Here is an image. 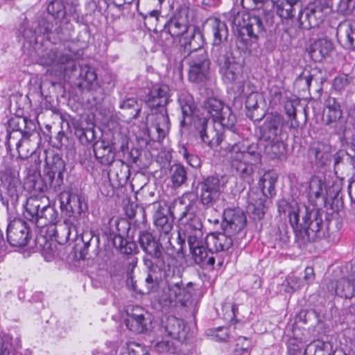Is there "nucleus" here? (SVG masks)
Returning a JSON list of instances; mask_svg holds the SVG:
<instances>
[{"label": "nucleus", "instance_id": "nucleus-1", "mask_svg": "<svg viewBox=\"0 0 355 355\" xmlns=\"http://www.w3.org/2000/svg\"><path fill=\"white\" fill-rule=\"evenodd\" d=\"M289 222L295 235V241L300 247L316 242L324 236V223L320 214L309 213L306 208L302 211L297 202L288 214Z\"/></svg>", "mask_w": 355, "mask_h": 355}, {"label": "nucleus", "instance_id": "nucleus-2", "mask_svg": "<svg viewBox=\"0 0 355 355\" xmlns=\"http://www.w3.org/2000/svg\"><path fill=\"white\" fill-rule=\"evenodd\" d=\"M178 104L182 112L180 121L181 128L189 126L193 122L203 143L209 147L218 146L223 141L222 132L216 130L213 125H208L209 120L206 117L195 116L196 105L193 96L187 92L182 93L178 97Z\"/></svg>", "mask_w": 355, "mask_h": 355}, {"label": "nucleus", "instance_id": "nucleus-3", "mask_svg": "<svg viewBox=\"0 0 355 355\" xmlns=\"http://www.w3.org/2000/svg\"><path fill=\"white\" fill-rule=\"evenodd\" d=\"M263 17L249 12L241 17L239 13L233 17L232 23L240 26L239 37L246 49L252 46V43L256 42L259 37L263 36L267 29L272 27L275 23V15L272 12H263Z\"/></svg>", "mask_w": 355, "mask_h": 355}, {"label": "nucleus", "instance_id": "nucleus-4", "mask_svg": "<svg viewBox=\"0 0 355 355\" xmlns=\"http://www.w3.org/2000/svg\"><path fill=\"white\" fill-rule=\"evenodd\" d=\"M169 92L168 85H155L145 99L146 103L152 110L160 108L159 112L155 114V121L153 125L157 132V137L153 139L159 142L165 138L168 130L169 117L165 107L170 101Z\"/></svg>", "mask_w": 355, "mask_h": 355}, {"label": "nucleus", "instance_id": "nucleus-5", "mask_svg": "<svg viewBox=\"0 0 355 355\" xmlns=\"http://www.w3.org/2000/svg\"><path fill=\"white\" fill-rule=\"evenodd\" d=\"M166 286L159 296V302L164 306H170L173 302L178 301L182 306H188L191 298V294L187 287L192 285L191 282L187 284L185 287L182 279L180 270L167 266L164 273Z\"/></svg>", "mask_w": 355, "mask_h": 355}, {"label": "nucleus", "instance_id": "nucleus-6", "mask_svg": "<svg viewBox=\"0 0 355 355\" xmlns=\"http://www.w3.org/2000/svg\"><path fill=\"white\" fill-rule=\"evenodd\" d=\"M277 177L270 172H266L258 182L259 191L250 190L248 193L247 207L248 211L254 220L261 219L266 211V198H272L275 195V184Z\"/></svg>", "mask_w": 355, "mask_h": 355}, {"label": "nucleus", "instance_id": "nucleus-7", "mask_svg": "<svg viewBox=\"0 0 355 355\" xmlns=\"http://www.w3.org/2000/svg\"><path fill=\"white\" fill-rule=\"evenodd\" d=\"M212 59L218 65L224 83L235 85L238 94L245 93L243 64L236 61L230 51L212 56Z\"/></svg>", "mask_w": 355, "mask_h": 355}, {"label": "nucleus", "instance_id": "nucleus-8", "mask_svg": "<svg viewBox=\"0 0 355 355\" xmlns=\"http://www.w3.org/2000/svg\"><path fill=\"white\" fill-rule=\"evenodd\" d=\"M65 162L58 154L51 158L46 157L42 176L33 183V189L44 192L48 189L55 191L63 184V173L65 171Z\"/></svg>", "mask_w": 355, "mask_h": 355}, {"label": "nucleus", "instance_id": "nucleus-9", "mask_svg": "<svg viewBox=\"0 0 355 355\" xmlns=\"http://www.w3.org/2000/svg\"><path fill=\"white\" fill-rule=\"evenodd\" d=\"M180 205L175 204L171 214L178 218L180 225L188 235L189 239L203 237L202 222L200 214H197L195 204L190 202L187 205H184L183 199L180 200Z\"/></svg>", "mask_w": 355, "mask_h": 355}, {"label": "nucleus", "instance_id": "nucleus-10", "mask_svg": "<svg viewBox=\"0 0 355 355\" xmlns=\"http://www.w3.org/2000/svg\"><path fill=\"white\" fill-rule=\"evenodd\" d=\"M166 259L163 247L143 257V263L148 272L145 279L148 292L155 293L158 290L162 281V272L164 273L167 269Z\"/></svg>", "mask_w": 355, "mask_h": 355}, {"label": "nucleus", "instance_id": "nucleus-11", "mask_svg": "<svg viewBox=\"0 0 355 355\" xmlns=\"http://www.w3.org/2000/svg\"><path fill=\"white\" fill-rule=\"evenodd\" d=\"M331 0H315L309 3L298 14L299 26L311 29L319 26L331 11Z\"/></svg>", "mask_w": 355, "mask_h": 355}, {"label": "nucleus", "instance_id": "nucleus-12", "mask_svg": "<svg viewBox=\"0 0 355 355\" xmlns=\"http://www.w3.org/2000/svg\"><path fill=\"white\" fill-rule=\"evenodd\" d=\"M227 182V177L219 175L204 177L199 181L198 188L202 204L208 207L214 206L219 200Z\"/></svg>", "mask_w": 355, "mask_h": 355}, {"label": "nucleus", "instance_id": "nucleus-13", "mask_svg": "<svg viewBox=\"0 0 355 355\" xmlns=\"http://www.w3.org/2000/svg\"><path fill=\"white\" fill-rule=\"evenodd\" d=\"M341 98L328 96L324 102L322 121L324 125L334 130L337 135H345L347 117L343 115Z\"/></svg>", "mask_w": 355, "mask_h": 355}, {"label": "nucleus", "instance_id": "nucleus-14", "mask_svg": "<svg viewBox=\"0 0 355 355\" xmlns=\"http://www.w3.org/2000/svg\"><path fill=\"white\" fill-rule=\"evenodd\" d=\"M205 26L213 37L211 57L229 51L227 44L229 30L226 23L219 18L209 17Z\"/></svg>", "mask_w": 355, "mask_h": 355}, {"label": "nucleus", "instance_id": "nucleus-15", "mask_svg": "<svg viewBox=\"0 0 355 355\" xmlns=\"http://www.w3.org/2000/svg\"><path fill=\"white\" fill-rule=\"evenodd\" d=\"M210 63L205 50L193 53L187 60L189 80L197 84L205 83L208 78Z\"/></svg>", "mask_w": 355, "mask_h": 355}, {"label": "nucleus", "instance_id": "nucleus-16", "mask_svg": "<svg viewBox=\"0 0 355 355\" xmlns=\"http://www.w3.org/2000/svg\"><path fill=\"white\" fill-rule=\"evenodd\" d=\"M203 107L213 121L218 122L220 126L230 128L236 123V116L230 107L217 98H207L203 103Z\"/></svg>", "mask_w": 355, "mask_h": 355}, {"label": "nucleus", "instance_id": "nucleus-17", "mask_svg": "<svg viewBox=\"0 0 355 355\" xmlns=\"http://www.w3.org/2000/svg\"><path fill=\"white\" fill-rule=\"evenodd\" d=\"M59 200L60 209L64 212L66 218H73L76 222L80 223V217L83 212L87 209L85 198L69 191L60 193Z\"/></svg>", "mask_w": 355, "mask_h": 355}, {"label": "nucleus", "instance_id": "nucleus-18", "mask_svg": "<svg viewBox=\"0 0 355 355\" xmlns=\"http://www.w3.org/2000/svg\"><path fill=\"white\" fill-rule=\"evenodd\" d=\"M189 252L196 264L202 269H214L216 257L207 249L203 237L189 239Z\"/></svg>", "mask_w": 355, "mask_h": 355}, {"label": "nucleus", "instance_id": "nucleus-19", "mask_svg": "<svg viewBox=\"0 0 355 355\" xmlns=\"http://www.w3.org/2000/svg\"><path fill=\"white\" fill-rule=\"evenodd\" d=\"M127 318L124 322L130 331L141 334L151 329L152 320L150 315L139 306L128 307Z\"/></svg>", "mask_w": 355, "mask_h": 355}, {"label": "nucleus", "instance_id": "nucleus-20", "mask_svg": "<svg viewBox=\"0 0 355 355\" xmlns=\"http://www.w3.org/2000/svg\"><path fill=\"white\" fill-rule=\"evenodd\" d=\"M246 223V215L240 208H229L224 211L221 227L226 233L235 235L244 229Z\"/></svg>", "mask_w": 355, "mask_h": 355}, {"label": "nucleus", "instance_id": "nucleus-21", "mask_svg": "<svg viewBox=\"0 0 355 355\" xmlns=\"http://www.w3.org/2000/svg\"><path fill=\"white\" fill-rule=\"evenodd\" d=\"M180 51L184 58H190L194 53L204 50L203 35L200 29L192 26L185 36L179 39Z\"/></svg>", "mask_w": 355, "mask_h": 355}, {"label": "nucleus", "instance_id": "nucleus-22", "mask_svg": "<svg viewBox=\"0 0 355 355\" xmlns=\"http://www.w3.org/2000/svg\"><path fill=\"white\" fill-rule=\"evenodd\" d=\"M29 239V227L25 220L15 218L9 223L7 227V240L12 246L24 247L27 245Z\"/></svg>", "mask_w": 355, "mask_h": 355}, {"label": "nucleus", "instance_id": "nucleus-23", "mask_svg": "<svg viewBox=\"0 0 355 355\" xmlns=\"http://www.w3.org/2000/svg\"><path fill=\"white\" fill-rule=\"evenodd\" d=\"M79 222H76L73 218L64 217L63 222L58 225L50 226L52 229V236L60 244H64L67 241L76 240L78 235Z\"/></svg>", "mask_w": 355, "mask_h": 355}, {"label": "nucleus", "instance_id": "nucleus-24", "mask_svg": "<svg viewBox=\"0 0 355 355\" xmlns=\"http://www.w3.org/2000/svg\"><path fill=\"white\" fill-rule=\"evenodd\" d=\"M283 124L284 119L281 115L268 116L261 128V138L265 141L281 138Z\"/></svg>", "mask_w": 355, "mask_h": 355}, {"label": "nucleus", "instance_id": "nucleus-25", "mask_svg": "<svg viewBox=\"0 0 355 355\" xmlns=\"http://www.w3.org/2000/svg\"><path fill=\"white\" fill-rule=\"evenodd\" d=\"M232 234L225 232H216L208 234L205 244L210 252L227 251L233 245Z\"/></svg>", "mask_w": 355, "mask_h": 355}, {"label": "nucleus", "instance_id": "nucleus-26", "mask_svg": "<svg viewBox=\"0 0 355 355\" xmlns=\"http://www.w3.org/2000/svg\"><path fill=\"white\" fill-rule=\"evenodd\" d=\"M327 288L333 295L346 299L355 298V277L342 278L336 282L331 281Z\"/></svg>", "mask_w": 355, "mask_h": 355}, {"label": "nucleus", "instance_id": "nucleus-27", "mask_svg": "<svg viewBox=\"0 0 355 355\" xmlns=\"http://www.w3.org/2000/svg\"><path fill=\"white\" fill-rule=\"evenodd\" d=\"M233 157L244 159L252 164H259L261 160L258 144L257 143L249 144L248 140L242 141L240 148H234Z\"/></svg>", "mask_w": 355, "mask_h": 355}, {"label": "nucleus", "instance_id": "nucleus-28", "mask_svg": "<svg viewBox=\"0 0 355 355\" xmlns=\"http://www.w3.org/2000/svg\"><path fill=\"white\" fill-rule=\"evenodd\" d=\"M334 50L331 40L327 38H320L315 40L310 46L309 54L315 62H321L331 56Z\"/></svg>", "mask_w": 355, "mask_h": 355}, {"label": "nucleus", "instance_id": "nucleus-29", "mask_svg": "<svg viewBox=\"0 0 355 355\" xmlns=\"http://www.w3.org/2000/svg\"><path fill=\"white\" fill-rule=\"evenodd\" d=\"M93 152L98 162L108 165L114 161V153L109 141L101 139L93 143Z\"/></svg>", "mask_w": 355, "mask_h": 355}, {"label": "nucleus", "instance_id": "nucleus-30", "mask_svg": "<svg viewBox=\"0 0 355 355\" xmlns=\"http://www.w3.org/2000/svg\"><path fill=\"white\" fill-rule=\"evenodd\" d=\"M229 159L232 167L236 171L241 178H242L248 184H250L253 182V166L256 165L257 164H252L249 162L245 161L244 159H239L236 157L233 156H229Z\"/></svg>", "mask_w": 355, "mask_h": 355}, {"label": "nucleus", "instance_id": "nucleus-31", "mask_svg": "<svg viewBox=\"0 0 355 355\" xmlns=\"http://www.w3.org/2000/svg\"><path fill=\"white\" fill-rule=\"evenodd\" d=\"M137 242L145 255L162 247L159 240L148 230L139 232Z\"/></svg>", "mask_w": 355, "mask_h": 355}, {"label": "nucleus", "instance_id": "nucleus-32", "mask_svg": "<svg viewBox=\"0 0 355 355\" xmlns=\"http://www.w3.org/2000/svg\"><path fill=\"white\" fill-rule=\"evenodd\" d=\"M191 27L185 19L173 17L165 24L164 31L170 34L172 37L181 38L185 36Z\"/></svg>", "mask_w": 355, "mask_h": 355}, {"label": "nucleus", "instance_id": "nucleus-33", "mask_svg": "<svg viewBox=\"0 0 355 355\" xmlns=\"http://www.w3.org/2000/svg\"><path fill=\"white\" fill-rule=\"evenodd\" d=\"M185 327L184 322L175 316H168L165 321L162 322V329L167 336L173 338L179 339L180 334Z\"/></svg>", "mask_w": 355, "mask_h": 355}, {"label": "nucleus", "instance_id": "nucleus-34", "mask_svg": "<svg viewBox=\"0 0 355 355\" xmlns=\"http://www.w3.org/2000/svg\"><path fill=\"white\" fill-rule=\"evenodd\" d=\"M7 134L6 137V146L8 150H11V146L15 145L17 152L21 153V149H20L24 145V143L27 141L26 137L21 132V130L17 127L10 126L7 128Z\"/></svg>", "mask_w": 355, "mask_h": 355}, {"label": "nucleus", "instance_id": "nucleus-35", "mask_svg": "<svg viewBox=\"0 0 355 355\" xmlns=\"http://www.w3.org/2000/svg\"><path fill=\"white\" fill-rule=\"evenodd\" d=\"M59 221V214L55 208L49 205H44L40 210V215L35 221L37 226H53Z\"/></svg>", "mask_w": 355, "mask_h": 355}, {"label": "nucleus", "instance_id": "nucleus-36", "mask_svg": "<svg viewBox=\"0 0 355 355\" xmlns=\"http://www.w3.org/2000/svg\"><path fill=\"white\" fill-rule=\"evenodd\" d=\"M108 166H110L108 176L110 180H116L120 184L127 178L129 167L123 160L114 159V162Z\"/></svg>", "mask_w": 355, "mask_h": 355}, {"label": "nucleus", "instance_id": "nucleus-37", "mask_svg": "<svg viewBox=\"0 0 355 355\" xmlns=\"http://www.w3.org/2000/svg\"><path fill=\"white\" fill-rule=\"evenodd\" d=\"M112 244L121 254L131 255L137 254L139 250L135 241L126 240L121 233L115 234L112 238Z\"/></svg>", "mask_w": 355, "mask_h": 355}, {"label": "nucleus", "instance_id": "nucleus-38", "mask_svg": "<svg viewBox=\"0 0 355 355\" xmlns=\"http://www.w3.org/2000/svg\"><path fill=\"white\" fill-rule=\"evenodd\" d=\"M10 125L21 129L22 130L21 132L28 139L38 135L35 123L27 118L12 119L10 121Z\"/></svg>", "mask_w": 355, "mask_h": 355}, {"label": "nucleus", "instance_id": "nucleus-39", "mask_svg": "<svg viewBox=\"0 0 355 355\" xmlns=\"http://www.w3.org/2000/svg\"><path fill=\"white\" fill-rule=\"evenodd\" d=\"M1 181L7 190V194L10 196L11 202H17L19 198L17 187L19 185V180L6 171L1 177Z\"/></svg>", "mask_w": 355, "mask_h": 355}, {"label": "nucleus", "instance_id": "nucleus-40", "mask_svg": "<svg viewBox=\"0 0 355 355\" xmlns=\"http://www.w3.org/2000/svg\"><path fill=\"white\" fill-rule=\"evenodd\" d=\"M48 203L49 199L44 196L40 197L31 196L26 201V212L36 221L40 215L42 206Z\"/></svg>", "mask_w": 355, "mask_h": 355}, {"label": "nucleus", "instance_id": "nucleus-41", "mask_svg": "<svg viewBox=\"0 0 355 355\" xmlns=\"http://www.w3.org/2000/svg\"><path fill=\"white\" fill-rule=\"evenodd\" d=\"M234 125L230 128L225 127V130L222 132L223 141L225 140L229 147V156H233L234 147L240 148L241 146V136Z\"/></svg>", "mask_w": 355, "mask_h": 355}, {"label": "nucleus", "instance_id": "nucleus-42", "mask_svg": "<svg viewBox=\"0 0 355 355\" xmlns=\"http://www.w3.org/2000/svg\"><path fill=\"white\" fill-rule=\"evenodd\" d=\"M57 51V65L59 64H67L64 69L67 70L70 69L71 71H73L76 69V64L75 60L77 58V54L72 51L69 49L64 48L62 50L56 49Z\"/></svg>", "mask_w": 355, "mask_h": 355}, {"label": "nucleus", "instance_id": "nucleus-43", "mask_svg": "<svg viewBox=\"0 0 355 355\" xmlns=\"http://www.w3.org/2000/svg\"><path fill=\"white\" fill-rule=\"evenodd\" d=\"M309 155L315 158L316 164L320 166H325L330 161L331 155L323 144L313 145L309 149Z\"/></svg>", "mask_w": 355, "mask_h": 355}, {"label": "nucleus", "instance_id": "nucleus-44", "mask_svg": "<svg viewBox=\"0 0 355 355\" xmlns=\"http://www.w3.org/2000/svg\"><path fill=\"white\" fill-rule=\"evenodd\" d=\"M265 153L270 159H279L286 152V146L281 138L267 141Z\"/></svg>", "mask_w": 355, "mask_h": 355}, {"label": "nucleus", "instance_id": "nucleus-45", "mask_svg": "<svg viewBox=\"0 0 355 355\" xmlns=\"http://www.w3.org/2000/svg\"><path fill=\"white\" fill-rule=\"evenodd\" d=\"M340 28H344V45L347 49L355 50V17H351L342 24Z\"/></svg>", "mask_w": 355, "mask_h": 355}, {"label": "nucleus", "instance_id": "nucleus-46", "mask_svg": "<svg viewBox=\"0 0 355 355\" xmlns=\"http://www.w3.org/2000/svg\"><path fill=\"white\" fill-rule=\"evenodd\" d=\"M112 148L114 151V156L118 152L125 154L129 150V138L121 132H115L112 135V138L109 141Z\"/></svg>", "mask_w": 355, "mask_h": 355}, {"label": "nucleus", "instance_id": "nucleus-47", "mask_svg": "<svg viewBox=\"0 0 355 355\" xmlns=\"http://www.w3.org/2000/svg\"><path fill=\"white\" fill-rule=\"evenodd\" d=\"M153 218L155 225L161 233L168 234L172 230L173 225L167 216L161 211L160 205H158V209L155 213Z\"/></svg>", "mask_w": 355, "mask_h": 355}, {"label": "nucleus", "instance_id": "nucleus-48", "mask_svg": "<svg viewBox=\"0 0 355 355\" xmlns=\"http://www.w3.org/2000/svg\"><path fill=\"white\" fill-rule=\"evenodd\" d=\"M273 4L276 5L277 15L283 19L292 18L294 15L293 12L296 8L301 7L300 6H295V4L290 3V1H287L286 0L275 1V3Z\"/></svg>", "mask_w": 355, "mask_h": 355}, {"label": "nucleus", "instance_id": "nucleus-49", "mask_svg": "<svg viewBox=\"0 0 355 355\" xmlns=\"http://www.w3.org/2000/svg\"><path fill=\"white\" fill-rule=\"evenodd\" d=\"M53 18L42 19L38 24V26L35 33L39 35H49L53 33H59L60 31V25L58 24V21L55 20V24L53 22Z\"/></svg>", "mask_w": 355, "mask_h": 355}, {"label": "nucleus", "instance_id": "nucleus-50", "mask_svg": "<svg viewBox=\"0 0 355 355\" xmlns=\"http://www.w3.org/2000/svg\"><path fill=\"white\" fill-rule=\"evenodd\" d=\"M171 179L174 187L182 185L187 179L186 168L181 164H173L171 168Z\"/></svg>", "mask_w": 355, "mask_h": 355}, {"label": "nucleus", "instance_id": "nucleus-51", "mask_svg": "<svg viewBox=\"0 0 355 355\" xmlns=\"http://www.w3.org/2000/svg\"><path fill=\"white\" fill-rule=\"evenodd\" d=\"M309 349L310 350L313 349L312 355H334L335 354L333 345L329 341L315 340L309 345Z\"/></svg>", "mask_w": 355, "mask_h": 355}, {"label": "nucleus", "instance_id": "nucleus-52", "mask_svg": "<svg viewBox=\"0 0 355 355\" xmlns=\"http://www.w3.org/2000/svg\"><path fill=\"white\" fill-rule=\"evenodd\" d=\"M21 164L25 165L27 174L34 175L39 171L41 164V159L39 155L35 150H32L28 157L25 160H21Z\"/></svg>", "mask_w": 355, "mask_h": 355}, {"label": "nucleus", "instance_id": "nucleus-53", "mask_svg": "<svg viewBox=\"0 0 355 355\" xmlns=\"http://www.w3.org/2000/svg\"><path fill=\"white\" fill-rule=\"evenodd\" d=\"M47 12L54 20L60 21L66 15L64 1L62 0L52 1L47 6Z\"/></svg>", "mask_w": 355, "mask_h": 355}, {"label": "nucleus", "instance_id": "nucleus-54", "mask_svg": "<svg viewBox=\"0 0 355 355\" xmlns=\"http://www.w3.org/2000/svg\"><path fill=\"white\" fill-rule=\"evenodd\" d=\"M75 135L83 145L96 141L95 130L94 127L76 128Z\"/></svg>", "mask_w": 355, "mask_h": 355}, {"label": "nucleus", "instance_id": "nucleus-55", "mask_svg": "<svg viewBox=\"0 0 355 355\" xmlns=\"http://www.w3.org/2000/svg\"><path fill=\"white\" fill-rule=\"evenodd\" d=\"M79 78L82 80L79 83L80 86L89 87L96 80L97 76L92 67L84 65L80 67Z\"/></svg>", "mask_w": 355, "mask_h": 355}, {"label": "nucleus", "instance_id": "nucleus-56", "mask_svg": "<svg viewBox=\"0 0 355 355\" xmlns=\"http://www.w3.org/2000/svg\"><path fill=\"white\" fill-rule=\"evenodd\" d=\"M119 107L121 110H127L132 119H137L141 112L137 101L134 98H129L122 101L119 105Z\"/></svg>", "mask_w": 355, "mask_h": 355}, {"label": "nucleus", "instance_id": "nucleus-57", "mask_svg": "<svg viewBox=\"0 0 355 355\" xmlns=\"http://www.w3.org/2000/svg\"><path fill=\"white\" fill-rule=\"evenodd\" d=\"M239 95L246 96L245 107L250 112V110H257L259 107L258 100L261 98V95L258 92H254V89L250 90V93L245 91L243 94Z\"/></svg>", "mask_w": 355, "mask_h": 355}, {"label": "nucleus", "instance_id": "nucleus-58", "mask_svg": "<svg viewBox=\"0 0 355 355\" xmlns=\"http://www.w3.org/2000/svg\"><path fill=\"white\" fill-rule=\"evenodd\" d=\"M353 81V77L347 73H342L335 77L333 85L335 89L341 91L345 89Z\"/></svg>", "mask_w": 355, "mask_h": 355}, {"label": "nucleus", "instance_id": "nucleus-59", "mask_svg": "<svg viewBox=\"0 0 355 355\" xmlns=\"http://www.w3.org/2000/svg\"><path fill=\"white\" fill-rule=\"evenodd\" d=\"M121 355H149L146 349L136 343H131L121 352Z\"/></svg>", "mask_w": 355, "mask_h": 355}, {"label": "nucleus", "instance_id": "nucleus-60", "mask_svg": "<svg viewBox=\"0 0 355 355\" xmlns=\"http://www.w3.org/2000/svg\"><path fill=\"white\" fill-rule=\"evenodd\" d=\"M250 341L245 337H239L236 340L234 355H249Z\"/></svg>", "mask_w": 355, "mask_h": 355}, {"label": "nucleus", "instance_id": "nucleus-61", "mask_svg": "<svg viewBox=\"0 0 355 355\" xmlns=\"http://www.w3.org/2000/svg\"><path fill=\"white\" fill-rule=\"evenodd\" d=\"M339 11L344 15H352L355 17V0H340Z\"/></svg>", "mask_w": 355, "mask_h": 355}, {"label": "nucleus", "instance_id": "nucleus-62", "mask_svg": "<svg viewBox=\"0 0 355 355\" xmlns=\"http://www.w3.org/2000/svg\"><path fill=\"white\" fill-rule=\"evenodd\" d=\"M285 111L290 121V128L295 129L297 128L300 124L296 119V109L293 102L290 101L286 103Z\"/></svg>", "mask_w": 355, "mask_h": 355}, {"label": "nucleus", "instance_id": "nucleus-63", "mask_svg": "<svg viewBox=\"0 0 355 355\" xmlns=\"http://www.w3.org/2000/svg\"><path fill=\"white\" fill-rule=\"evenodd\" d=\"M288 355H301L302 343L301 340L291 338L287 342Z\"/></svg>", "mask_w": 355, "mask_h": 355}, {"label": "nucleus", "instance_id": "nucleus-64", "mask_svg": "<svg viewBox=\"0 0 355 355\" xmlns=\"http://www.w3.org/2000/svg\"><path fill=\"white\" fill-rule=\"evenodd\" d=\"M286 286L285 291L287 293H293L301 288L302 281L300 278L296 276H290L286 280Z\"/></svg>", "mask_w": 355, "mask_h": 355}]
</instances>
